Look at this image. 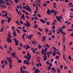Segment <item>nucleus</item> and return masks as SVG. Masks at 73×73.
Masks as SVG:
<instances>
[{
  "mask_svg": "<svg viewBox=\"0 0 73 73\" xmlns=\"http://www.w3.org/2000/svg\"><path fill=\"white\" fill-rule=\"evenodd\" d=\"M12 38V36H10L9 37H7V39L6 40V41L7 42V43H10V44H11L12 43V39H10V38Z\"/></svg>",
  "mask_w": 73,
  "mask_h": 73,
  "instance_id": "obj_1",
  "label": "nucleus"
},
{
  "mask_svg": "<svg viewBox=\"0 0 73 73\" xmlns=\"http://www.w3.org/2000/svg\"><path fill=\"white\" fill-rule=\"evenodd\" d=\"M11 54L13 58H17V55H16V52H14L13 53H11Z\"/></svg>",
  "mask_w": 73,
  "mask_h": 73,
  "instance_id": "obj_2",
  "label": "nucleus"
},
{
  "mask_svg": "<svg viewBox=\"0 0 73 73\" xmlns=\"http://www.w3.org/2000/svg\"><path fill=\"white\" fill-rule=\"evenodd\" d=\"M7 60L8 61L9 63H12V58H11L7 57Z\"/></svg>",
  "mask_w": 73,
  "mask_h": 73,
  "instance_id": "obj_3",
  "label": "nucleus"
},
{
  "mask_svg": "<svg viewBox=\"0 0 73 73\" xmlns=\"http://www.w3.org/2000/svg\"><path fill=\"white\" fill-rule=\"evenodd\" d=\"M43 55L44 56H43V59L44 60V61H46V60H47V58H46V57H47V56H46V53H44L43 54Z\"/></svg>",
  "mask_w": 73,
  "mask_h": 73,
  "instance_id": "obj_4",
  "label": "nucleus"
},
{
  "mask_svg": "<svg viewBox=\"0 0 73 73\" xmlns=\"http://www.w3.org/2000/svg\"><path fill=\"white\" fill-rule=\"evenodd\" d=\"M24 64H28V65H30V63H29V61H27L26 60H25L24 61Z\"/></svg>",
  "mask_w": 73,
  "mask_h": 73,
  "instance_id": "obj_5",
  "label": "nucleus"
},
{
  "mask_svg": "<svg viewBox=\"0 0 73 73\" xmlns=\"http://www.w3.org/2000/svg\"><path fill=\"white\" fill-rule=\"evenodd\" d=\"M27 60L28 61H30V59L31 58V55H29V57L28 56H27Z\"/></svg>",
  "mask_w": 73,
  "mask_h": 73,
  "instance_id": "obj_6",
  "label": "nucleus"
},
{
  "mask_svg": "<svg viewBox=\"0 0 73 73\" xmlns=\"http://www.w3.org/2000/svg\"><path fill=\"white\" fill-rule=\"evenodd\" d=\"M33 35H30L29 36H26V37L27 38H29L30 39H31V38H32V37H33Z\"/></svg>",
  "mask_w": 73,
  "mask_h": 73,
  "instance_id": "obj_7",
  "label": "nucleus"
},
{
  "mask_svg": "<svg viewBox=\"0 0 73 73\" xmlns=\"http://www.w3.org/2000/svg\"><path fill=\"white\" fill-rule=\"evenodd\" d=\"M13 36L15 37H16L17 36V34L16 33V32L15 31H13Z\"/></svg>",
  "mask_w": 73,
  "mask_h": 73,
  "instance_id": "obj_8",
  "label": "nucleus"
},
{
  "mask_svg": "<svg viewBox=\"0 0 73 73\" xmlns=\"http://www.w3.org/2000/svg\"><path fill=\"white\" fill-rule=\"evenodd\" d=\"M26 23H27V27H28V28H29L30 27V26L31 25L30 24H29V22H28V21H26Z\"/></svg>",
  "mask_w": 73,
  "mask_h": 73,
  "instance_id": "obj_9",
  "label": "nucleus"
},
{
  "mask_svg": "<svg viewBox=\"0 0 73 73\" xmlns=\"http://www.w3.org/2000/svg\"><path fill=\"white\" fill-rule=\"evenodd\" d=\"M3 3L4 4H5V2L3 0H0V4H3Z\"/></svg>",
  "mask_w": 73,
  "mask_h": 73,
  "instance_id": "obj_10",
  "label": "nucleus"
},
{
  "mask_svg": "<svg viewBox=\"0 0 73 73\" xmlns=\"http://www.w3.org/2000/svg\"><path fill=\"white\" fill-rule=\"evenodd\" d=\"M25 36H26V34H25V33L24 34L22 35V38L23 40H25V38H24V37H25Z\"/></svg>",
  "mask_w": 73,
  "mask_h": 73,
  "instance_id": "obj_11",
  "label": "nucleus"
},
{
  "mask_svg": "<svg viewBox=\"0 0 73 73\" xmlns=\"http://www.w3.org/2000/svg\"><path fill=\"white\" fill-rule=\"evenodd\" d=\"M50 10L48 9V10L47 11V13L48 15H50Z\"/></svg>",
  "mask_w": 73,
  "mask_h": 73,
  "instance_id": "obj_12",
  "label": "nucleus"
},
{
  "mask_svg": "<svg viewBox=\"0 0 73 73\" xmlns=\"http://www.w3.org/2000/svg\"><path fill=\"white\" fill-rule=\"evenodd\" d=\"M5 20H3L2 19L1 21V25H3L4 23V22L5 21Z\"/></svg>",
  "mask_w": 73,
  "mask_h": 73,
  "instance_id": "obj_13",
  "label": "nucleus"
},
{
  "mask_svg": "<svg viewBox=\"0 0 73 73\" xmlns=\"http://www.w3.org/2000/svg\"><path fill=\"white\" fill-rule=\"evenodd\" d=\"M35 71L37 73H38L39 72H40L39 70L38 69H36V70H35Z\"/></svg>",
  "mask_w": 73,
  "mask_h": 73,
  "instance_id": "obj_14",
  "label": "nucleus"
},
{
  "mask_svg": "<svg viewBox=\"0 0 73 73\" xmlns=\"http://www.w3.org/2000/svg\"><path fill=\"white\" fill-rule=\"evenodd\" d=\"M24 17H25V15H24V14H23L21 17V19L23 20V18H24Z\"/></svg>",
  "mask_w": 73,
  "mask_h": 73,
  "instance_id": "obj_15",
  "label": "nucleus"
},
{
  "mask_svg": "<svg viewBox=\"0 0 73 73\" xmlns=\"http://www.w3.org/2000/svg\"><path fill=\"white\" fill-rule=\"evenodd\" d=\"M1 8H7V7H6V6L4 5H2L1 7Z\"/></svg>",
  "mask_w": 73,
  "mask_h": 73,
  "instance_id": "obj_16",
  "label": "nucleus"
},
{
  "mask_svg": "<svg viewBox=\"0 0 73 73\" xmlns=\"http://www.w3.org/2000/svg\"><path fill=\"white\" fill-rule=\"evenodd\" d=\"M9 69H12V63H10L9 64Z\"/></svg>",
  "mask_w": 73,
  "mask_h": 73,
  "instance_id": "obj_17",
  "label": "nucleus"
},
{
  "mask_svg": "<svg viewBox=\"0 0 73 73\" xmlns=\"http://www.w3.org/2000/svg\"><path fill=\"white\" fill-rule=\"evenodd\" d=\"M66 25H63L61 29H64V28H66Z\"/></svg>",
  "mask_w": 73,
  "mask_h": 73,
  "instance_id": "obj_18",
  "label": "nucleus"
},
{
  "mask_svg": "<svg viewBox=\"0 0 73 73\" xmlns=\"http://www.w3.org/2000/svg\"><path fill=\"white\" fill-rule=\"evenodd\" d=\"M40 22H41L42 23H45V21L44 20H42V19H40Z\"/></svg>",
  "mask_w": 73,
  "mask_h": 73,
  "instance_id": "obj_19",
  "label": "nucleus"
},
{
  "mask_svg": "<svg viewBox=\"0 0 73 73\" xmlns=\"http://www.w3.org/2000/svg\"><path fill=\"white\" fill-rule=\"evenodd\" d=\"M45 46H46V47H47V48H49V44L47 43H46L45 44Z\"/></svg>",
  "mask_w": 73,
  "mask_h": 73,
  "instance_id": "obj_20",
  "label": "nucleus"
},
{
  "mask_svg": "<svg viewBox=\"0 0 73 73\" xmlns=\"http://www.w3.org/2000/svg\"><path fill=\"white\" fill-rule=\"evenodd\" d=\"M3 31H4V28L2 27L0 30V32H3Z\"/></svg>",
  "mask_w": 73,
  "mask_h": 73,
  "instance_id": "obj_21",
  "label": "nucleus"
},
{
  "mask_svg": "<svg viewBox=\"0 0 73 73\" xmlns=\"http://www.w3.org/2000/svg\"><path fill=\"white\" fill-rule=\"evenodd\" d=\"M46 25H50V22H49L47 21L46 23Z\"/></svg>",
  "mask_w": 73,
  "mask_h": 73,
  "instance_id": "obj_22",
  "label": "nucleus"
},
{
  "mask_svg": "<svg viewBox=\"0 0 73 73\" xmlns=\"http://www.w3.org/2000/svg\"><path fill=\"white\" fill-rule=\"evenodd\" d=\"M5 65H7V64H8V62H7V60H5Z\"/></svg>",
  "mask_w": 73,
  "mask_h": 73,
  "instance_id": "obj_23",
  "label": "nucleus"
},
{
  "mask_svg": "<svg viewBox=\"0 0 73 73\" xmlns=\"http://www.w3.org/2000/svg\"><path fill=\"white\" fill-rule=\"evenodd\" d=\"M63 58L64 60H65V59H66V58L65 57V54H63Z\"/></svg>",
  "mask_w": 73,
  "mask_h": 73,
  "instance_id": "obj_24",
  "label": "nucleus"
},
{
  "mask_svg": "<svg viewBox=\"0 0 73 73\" xmlns=\"http://www.w3.org/2000/svg\"><path fill=\"white\" fill-rule=\"evenodd\" d=\"M51 70H54L55 72H56V70L54 69V68L53 67H52L51 68Z\"/></svg>",
  "mask_w": 73,
  "mask_h": 73,
  "instance_id": "obj_25",
  "label": "nucleus"
},
{
  "mask_svg": "<svg viewBox=\"0 0 73 73\" xmlns=\"http://www.w3.org/2000/svg\"><path fill=\"white\" fill-rule=\"evenodd\" d=\"M16 31H17L18 33H20V31H19V30L18 29H16Z\"/></svg>",
  "mask_w": 73,
  "mask_h": 73,
  "instance_id": "obj_26",
  "label": "nucleus"
},
{
  "mask_svg": "<svg viewBox=\"0 0 73 73\" xmlns=\"http://www.w3.org/2000/svg\"><path fill=\"white\" fill-rule=\"evenodd\" d=\"M37 27H38V26L37 24H35L34 26V28H37Z\"/></svg>",
  "mask_w": 73,
  "mask_h": 73,
  "instance_id": "obj_27",
  "label": "nucleus"
},
{
  "mask_svg": "<svg viewBox=\"0 0 73 73\" xmlns=\"http://www.w3.org/2000/svg\"><path fill=\"white\" fill-rule=\"evenodd\" d=\"M57 71H58V73H60V72H61V71L60 70V69L59 68H58Z\"/></svg>",
  "mask_w": 73,
  "mask_h": 73,
  "instance_id": "obj_28",
  "label": "nucleus"
},
{
  "mask_svg": "<svg viewBox=\"0 0 73 73\" xmlns=\"http://www.w3.org/2000/svg\"><path fill=\"white\" fill-rule=\"evenodd\" d=\"M17 13H18V15H22L21 13V12L20 11H18V12H17Z\"/></svg>",
  "mask_w": 73,
  "mask_h": 73,
  "instance_id": "obj_29",
  "label": "nucleus"
},
{
  "mask_svg": "<svg viewBox=\"0 0 73 73\" xmlns=\"http://www.w3.org/2000/svg\"><path fill=\"white\" fill-rule=\"evenodd\" d=\"M43 7H44V6L46 7V6H47V4H46L45 3H44V4L42 5Z\"/></svg>",
  "mask_w": 73,
  "mask_h": 73,
  "instance_id": "obj_30",
  "label": "nucleus"
},
{
  "mask_svg": "<svg viewBox=\"0 0 73 73\" xmlns=\"http://www.w3.org/2000/svg\"><path fill=\"white\" fill-rule=\"evenodd\" d=\"M49 30L48 29L46 28V30H45V32L46 33H47V32H49Z\"/></svg>",
  "mask_w": 73,
  "mask_h": 73,
  "instance_id": "obj_31",
  "label": "nucleus"
},
{
  "mask_svg": "<svg viewBox=\"0 0 73 73\" xmlns=\"http://www.w3.org/2000/svg\"><path fill=\"white\" fill-rule=\"evenodd\" d=\"M42 39H44V40H45V39L46 38V37L44 36H42Z\"/></svg>",
  "mask_w": 73,
  "mask_h": 73,
  "instance_id": "obj_32",
  "label": "nucleus"
},
{
  "mask_svg": "<svg viewBox=\"0 0 73 73\" xmlns=\"http://www.w3.org/2000/svg\"><path fill=\"white\" fill-rule=\"evenodd\" d=\"M47 4H49V3H50V1H46L45 2Z\"/></svg>",
  "mask_w": 73,
  "mask_h": 73,
  "instance_id": "obj_33",
  "label": "nucleus"
},
{
  "mask_svg": "<svg viewBox=\"0 0 73 73\" xmlns=\"http://www.w3.org/2000/svg\"><path fill=\"white\" fill-rule=\"evenodd\" d=\"M53 12L54 13V10L52 9V11H50V13H52Z\"/></svg>",
  "mask_w": 73,
  "mask_h": 73,
  "instance_id": "obj_34",
  "label": "nucleus"
},
{
  "mask_svg": "<svg viewBox=\"0 0 73 73\" xmlns=\"http://www.w3.org/2000/svg\"><path fill=\"white\" fill-rule=\"evenodd\" d=\"M2 69H4V68H5V64H3L2 65Z\"/></svg>",
  "mask_w": 73,
  "mask_h": 73,
  "instance_id": "obj_35",
  "label": "nucleus"
},
{
  "mask_svg": "<svg viewBox=\"0 0 73 73\" xmlns=\"http://www.w3.org/2000/svg\"><path fill=\"white\" fill-rule=\"evenodd\" d=\"M65 36H64L63 38V41L64 43V42H65Z\"/></svg>",
  "mask_w": 73,
  "mask_h": 73,
  "instance_id": "obj_36",
  "label": "nucleus"
},
{
  "mask_svg": "<svg viewBox=\"0 0 73 73\" xmlns=\"http://www.w3.org/2000/svg\"><path fill=\"white\" fill-rule=\"evenodd\" d=\"M55 58H56V59H59V58H60V57H59V56H56L55 57Z\"/></svg>",
  "mask_w": 73,
  "mask_h": 73,
  "instance_id": "obj_37",
  "label": "nucleus"
},
{
  "mask_svg": "<svg viewBox=\"0 0 73 73\" xmlns=\"http://www.w3.org/2000/svg\"><path fill=\"white\" fill-rule=\"evenodd\" d=\"M23 32H24V33H26V32H27V31L25 30V29H23Z\"/></svg>",
  "mask_w": 73,
  "mask_h": 73,
  "instance_id": "obj_38",
  "label": "nucleus"
},
{
  "mask_svg": "<svg viewBox=\"0 0 73 73\" xmlns=\"http://www.w3.org/2000/svg\"><path fill=\"white\" fill-rule=\"evenodd\" d=\"M68 59L70 60V61H72V58L71 56H68Z\"/></svg>",
  "mask_w": 73,
  "mask_h": 73,
  "instance_id": "obj_39",
  "label": "nucleus"
},
{
  "mask_svg": "<svg viewBox=\"0 0 73 73\" xmlns=\"http://www.w3.org/2000/svg\"><path fill=\"white\" fill-rule=\"evenodd\" d=\"M18 63H21V62H22V60H18Z\"/></svg>",
  "mask_w": 73,
  "mask_h": 73,
  "instance_id": "obj_40",
  "label": "nucleus"
},
{
  "mask_svg": "<svg viewBox=\"0 0 73 73\" xmlns=\"http://www.w3.org/2000/svg\"><path fill=\"white\" fill-rule=\"evenodd\" d=\"M38 48L39 49H40V48H42V47L41 45H40V44H39V45L38 46Z\"/></svg>",
  "mask_w": 73,
  "mask_h": 73,
  "instance_id": "obj_41",
  "label": "nucleus"
},
{
  "mask_svg": "<svg viewBox=\"0 0 73 73\" xmlns=\"http://www.w3.org/2000/svg\"><path fill=\"white\" fill-rule=\"evenodd\" d=\"M15 46H17V45L19 44V43L18 42V41L15 42Z\"/></svg>",
  "mask_w": 73,
  "mask_h": 73,
  "instance_id": "obj_42",
  "label": "nucleus"
},
{
  "mask_svg": "<svg viewBox=\"0 0 73 73\" xmlns=\"http://www.w3.org/2000/svg\"><path fill=\"white\" fill-rule=\"evenodd\" d=\"M56 17L57 19V21L58 20H60V18H59V17L56 16Z\"/></svg>",
  "mask_w": 73,
  "mask_h": 73,
  "instance_id": "obj_43",
  "label": "nucleus"
},
{
  "mask_svg": "<svg viewBox=\"0 0 73 73\" xmlns=\"http://www.w3.org/2000/svg\"><path fill=\"white\" fill-rule=\"evenodd\" d=\"M21 73H25V71L24 70H23L21 71Z\"/></svg>",
  "mask_w": 73,
  "mask_h": 73,
  "instance_id": "obj_44",
  "label": "nucleus"
},
{
  "mask_svg": "<svg viewBox=\"0 0 73 73\" xmlns=\"http://www.w3.org/2000/svg\"><path fill=\"white\" fill-rule=\"evenodd\" d=\"M61 33L64 35H66V33H65V32H62V31L61 32Z\"/></svg>",
  "mask_w": 73,
  "mask_h": 73,
  "instance_id": "obj_45",
  "label": "nucleus"
},
{
  "mask_svg": "<svg viewBox=\"0 0 73 73\" xmlns=\"http://www.w3.org/2000/svg\"><path fill=\"white\" fill-rule=\"evenodd\" d=\"M38 30H39V31H40V32H42V29H41L40 28H38Z\"/></svg>",
  "mask_w": 73,
  "mask_h": 73,
  "instance_id": "obj_46",
  "label": "nucleus"
},
{
  "mask_svg": "<svg viewBox=\"0 0 73 73\" xmlns=\"http://www.w3.org/2000/svg\"><path fill=\"white\" fill-rule=\"evenodd\" d=\"M49 67H51L52 66V64L51 63H49Z\"/></svg>",
  "mask_w": 73,
  "mask_h": 73,
  "instance_id": "obj_47",
  "label": "nucleus"
},
{
  "mask_svg": "<svg viewBox=\"0 0 73 73\" xmlns=\"http://www.w3.org/2000/svg\"><path fill=\"white\" fill-rule=\"evenodd\" d=\"M34 19H35V20H38V17H34Z\"/></svg>",
  "mask_w": 73,
  "mask_h": 73,
  "instance_id": "obj_48",
  "label": "nucleus"
},
{
  "mask_svg": "<svg viewBox=\"0 0 73 73\" xmlns=\"http://www.w3.org/2000/svg\"><path fill=\"white\" fill-rule=\"evenodd\" d=\"M1 63L2 64H4V60H2L1 61Z\"/></svg>",
  "mask_w": 73,
  "mask_h": 73,
  "instance_id": "obj_49",
  "label": "nucleus"
},
{
  "mask_svg": "<svg viewBox=\"0 0 73 73\" xmlns=\"http://www.w3.org/2000/svg\"><path fill=\"white\" fill-rule=\"evenodd\" d=\"M56 54L55 53H54V52H53L52 55H53L54 56H56Z\"/></svg>",
  "mask_w": 73,
  "mask_h": 73,
  "instance_id": "obj_50",
  "label": "nucleus"
},
{
  "mask_svg": "<svg viewBox=\"0 0 73 73\" xmlns=\"http://www.w3.org/2000/svg\"><path fill=\"white\" fill-rule=\"evenodd\" d=\"M46 64H47V65H49V62L48 61H46Z\"/></svg>",
  "mask_w": 73,
  "mask_h": 73,
  "instance_id": "obj_51",
  "label": "nucleus"
},
{
  "mask_svg": "<svg viewBox=\"0 0 73 73\" xmlns=\"http://www.w3.org/2000/svg\"><path fill=\"white\" fill-rule=\"evenodd\" d=\"M60 69H62V68H63V65H61L60 66Z\"/></svg>",
  "mask_w": 73,
  "mask_h": 73,
  "instance_id": "obj_52",
  "label": "nucleus"
},
{
  "mask_svg": "<svg viewBox=\"0 0 73 73\" xmlns=\"http://www.w3.org/2000/svg\"><path fill=\"white\" fill-rule=\"evenodd\" d=\"M23 67H21V68H20V71H22L23 70Z\"/></svg>",
  "mask_w": 73,
  "mask_h": 73,
  "instance_id": "obj_53",
  "label": "nucleus"
},
{
  "mask_svg": "<svg viewBox=\"0 0 73 73\" xmlns=\"http://www.w3.org/2000/svg\"><path fill=\"white\" fill-rule=\"evenodd\" d=\"M37 33L38 35H40V36H41V33L40 32H38Z\"/></svg>",
  "mask_w": 73,
  "mask_h": 73,
  "instance_id": "obj_54",
  "label": "nucleus"
},
{
  "mask_svg": "<svg viewBox=\"0 0 73 73\" xmlns=\"http://www.w3.org/2000/svg\"><path fill=\"white\" fill-rule=\"evenodd\" d=\"M36 4H37V5H38V6L39 7H41V6L40 5V4L39 3H37Z\"/></svg>",
  "mask_w": 73,
  "mask_h": 73,
  "instance_id": "obj_55",
  "label": "nucleus"
},
{
  "mask_svg": "<svg viewBox=\"0 0 73 73\" xmlns=\"http://www.w3.org/2000/svg\"><path fill=\"white\" fill-rule=\"evenodd\" d=\"M46 53H47V54H49V55L50 54V52H47Z\"/></svg>",
  "mask_w": 73,
  "mask_h": 73,
  "instance_id": "obj_56",
  "label": "nucleus"
},
{
  "mask_svg": "<svg viewBox=\"0 0 73 73\" xmlns=\"http://www.w3.org/2000/svg\"><path fill=\"white\" fill-rule=\"evenodd\" d=\"M26 47L29 48H30V46H29V45H28V44H27L26 45Z\"/></svg>",
  "mask_w": 73,
  "mask_h": 73,
  "instance_id": "obj_57",
  "label": "nucleus"
},
{
  "mask_svg": "<svg viewBox=\"0 0 73 73\" xmlns=\"http://www.w3.org/2000/svg\"><path fill=\"white\" fill-rule=\"evenodd\" d=\"M51 68V67L49 66H48L47 67V69L48 70H50Z\"/></svg>",
  "mask_w": 73,
  "mask_h": 73,
  "instance_id": "obj_58",
  "label": "nucleus"
},
{
  "mask_svg": "<svg viewBox=\"0 0 73 73\" xmlns=\"http://www.w3.org/2000/svg\"><path fill=\"white\" fill-rule=\"evenodd\" d=\"M72 29H68V31H72Z\"/></svg>",
  "mask_w": 73,
  "mask_h": 73,
  "instance_id": "obj_59",
  "label": "nucleus"
},
{
  "mask_svg": "<svg viewBox=\"0 0 73 73\" xmlns=\"http://www.w3.org/2000/svg\"><path fill=\"white\" fill-rule=\"evenodd\" d=\"M26 7L27 8H28L29 9V8H30V7H29V6L28 5H27L26 6Z\"/></svg>",
  "mask_w": 73,
  "mask_h": 73,
  "instance_id": "obj_60",
  "label": "nucleus"
},
{
  "mask_svg": "<svg viewBox=\"0 0 73 73\" xmlns=\"http://www.w3.org/2000/svg\"><path fill=\"white\" fill-rule=\"evenodd\" d=\"M22 12H23V13H25L26 12V11H25V10H23L22 11Z\"/></svg>",
  "mask_w": 73,
  "mask_h": 73,
  "instance_id": "obj_61",
  "label": "nucleus"
},
{
  "mask_svg": "<svg viewBox=\"0 0 73 73\" xmlns=\"http://www.w3.org/2000/svg\"><path fill=\"white\" fill-rule=\"evenodd\" d=\"M13 40L15 42H17V40H16V38H14L13 39Z\"/></svg>",
  "mask_w": 73,
  "mask_h": 73,
  "instance_id": "obj_62",
  "label": "nucleus"
},
{
  "mask_svg": "<svg viewBox=\"0 0 73 73\" xmlns=\"http://www.w3.org/2000/svg\"><path fill=\"white\" fill-rule=\"evenodd\" d=\"M20 46L21 47H23V44H21V43L20 42L19 44Z\"/></svg>",
  "mask_w": 73,
  "mask_h": 73,
  "instance_id": "obj_63",
  "label": "nucleus"
},
{
  "mask_svg": "<svg viewBox=\"0 0 73 73\" xmlns=\"http://www.w3.org/2000/svg\"><path fill=\"white\" fill-rule=\"evenodd\" d=\"M51 36L53 39L55 38V36L54 35H52Z\"/></svg>",
  "mask_w": 73,
  "mask_h": 73,
  "instance_id": "obj_64",
  "label": "nucleus"
}]
</instances>
